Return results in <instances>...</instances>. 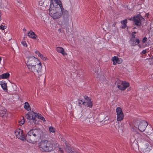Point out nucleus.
<instances>
[{"label":"nucleus","mask_w":153,"mask_h":153,"mask_svg":"<svg viewBox=\"0 0 153 153\" xmlns=\"http://www.w3.org/2000/svg\"><path fill=\"white\" fill-rule=\"evenodd\" d=\"M22 119H21V120L19 122V124L20 126L24 124L25 122L24 117H22Z\"/></svg>","instance_id":"29"},{"label":"nucleus","mask_w":153,"mask_h":153,"mask_svg":"<svg viewBox=\"0 0 153 153\" xmlns=\"http://www.w3.org/2000/svg\"><path fill=\"white\" fill-rule=\"evenodd\" d=\"M93 118L92 117L91 118L86 117L85 122H84V124L85 125L89 124L93 122Z\"/></svg>","instance_id":"18"},{"label":"nucleus","mask_w":153,"mask_h":153,"mask_svg":"<svg viewBox=\"0 0 153 153\" xmlns=\"http://www.w3.org/2000/svg\"><path fill=\"white\" fill-rule=\"evenodd\" d=\"M49 130L51 132L54 133L55 131V129L52 126L49 127Z\"/></svg>","instance_id":"30"},{"label":"nucleus","mask_w":153,"mask_h":153,"mask_svg":"<svg viewBox=\"0 0 153 153\" xmlns=\"http://www.w3.org/2000/svg\"><path fill=\"white\" fill-rule=\"evenodd\" d=\"M1 58L0 57V64L1 63Z\"/></svg>","instance_id":"44"},{"label":"nucleus","mask_w":153,"mask_h":153,"mask_svg":"<svg viewBox=\"0 0 153 153\" xmlns=\"http://www.w3.org/2000/svg\"><path fill=\"white\" fill-rule=\"evenodd\" d=\"M26 117L30 120H32L33 123L35 124L38 123L37 119H39L43 121H45L44 117L42 116L41 115L38 113H35L33 111L29 112L25 116Z\"/></svg>","instance_id":"3"},{"label":"nucleus","mask_w":153,"mask_h":153,"mask_svg":"<svg viewBox=\"0 0 153 153\" xmlns=\"http://www.w3.org/2000/svg\"><path fill=\"white\" fill-rule=\"evenodd\" d=\"M8 112H7L6 109L3 107H0V116L1 117H6L8 116Z\"/></svg>","instance_id":"14"},{"label":"nucleus","mask_w":153,"mask_h":153,"mask_svg":"<svg viewBox=\"0 0 153 153\" xmlns=\"http://www.w3.org/2000/svg\"><path fill=\"white\" fill-rule=\"evenodd\" d=\"M86 105L88 107L90 108H91L93 106L92 102L91 101V100H89L88 101L85 102Z\"/></svg>","instance_id":"25"},{"label":"nucleus","mask_w":153,"mask_h":153,"mask_svg":"<svg viewBox=\"0 0 153 153\" xmlns=\"http://www.w3.org/2000/svg\"><path fill=\"white\" fill-rule=\"evenodd\" d=\"M56 143L53 141L43 140L40 143L39 148L42 152H48L54 149L56 146Z\"/></svg>","instance_id":"2"},{"label":"nucleus","mask_w":153,"mask_h":153,"mask_svg":"<svg viewBox=\"0 0 153 153\" xmlns=\"http://www.w3.org/2000/svg\"><path fill=\"white\" fill-rule=\"evenodd\" d=\"M147 40V38L146 37H145L143 38V43H145Z\"/></svg>","instance_id":"38"},{"label":"nucleus","mask_w":153,"mask_h":153,"mask_svg":"<svg viewBox=\"0 0 153 153\" xmlns=\"http://www.w3.org/2000/svg\"><path fill=\"white\" fill-rule=\"evenodd\" d=\"M59 151L60 153H64V151L61 148H59Z\"/></svg>","instance_id":"39"},{"label":"nucleus","mask_w":153,"mask_h":153,"mask_svg":"<svg viewBox=\"0 0 153 153\" xmlns=\"http://www.w3.org/2000/svg\"><path fill=\"white\" fill-rule=\"evenodd\" d=\"M25 30V28L23 29V30Z\"/></svg>","instance_id":"45"},{"label":"nucleus","mask_w":153,"mask_h":153,"mask_svg":"<svg viewBox=\"0 0 153 153\" xmlns=\"http://www.w3.org/2000/svg\"><path fill=\"white\" fill-rule=\"evenodd\" d=\"M86 117H85L84 116L82 115L79 118L80 122L84 124V122H85Z\"/></svg>","instance_id":"27"},{"label":"nucleus","mask_w":153,"mask_h":153,"mask_svg":"<svg viewBox=\"0 0 153 153\" xmlns=\"http://www.w3.org/2000/svg\"><path fill=\"white\" fill-rule=\"evenodd\" d=\"M41 133L42 131L39 129H33L30 130V134H31L32 133V134H33L37 139L40 137Z\"/></svg>","instance_id":"12"},{"label":"nucleus","mask_w":153,"mask_h":153,"mask_svg":"<svg viewBox=\"0 0 153 153\" xmlns=\"http://www.w3.org/2000/svg\"><path fill=\"white\" fill-rule=\"evenodd\" d=\"M28 35L29 37L33 39H35L37 37L36 35L32 30L28 33Z\"/></svg>","instance_id":"17"},{"label":"nucleus","mask_w":153,"mask_h":153,"mask_svg":"<svg viewBox=\"0 0 153 153\" xmlns=\"http://www.w3.org/2000/svg\"><path fill=\"white\" fill-rule=\"evenodd\" d=\"M78 103L79 104L81 105H85L86 102L84 100H78Z\"/></svg>","instance_id":"28"},{"label":"nucleus","mask_w":153,"mask_h":153,"mask_svg":"<svg viewBox=\"0 0 153 153\" xmlns=\"http://www.w3.org/2000/svg\"><path fill=\"white\" fill-rule=\"evenodd\" d=\"M114 56L112 58V61H113V64L114 65H116L117 63H116V61H115L114 60Z\"/></svg>","instance_id":"35"},{"label":"nucleus","mask_w":153,"mask_h":153,"mask_svg":"<svg viewBox=\"0 0 153 153\" xmlns=\"http://www.w3.org/2000/svg\"><path fill=\"white\" fill-rule=\"evenodd\" d=\"M143 18V17L140 14L134 16L133 19L134 25L137 26H140L141 25V21Z\"/></svg>","instance_id":"10"},{"label":"nucleus","mask_w":153,"mask_h":153,"mask_svg":"<svg viewBox=\"0 0 153 153\" xmlns=\"http://www.w3.org/2000/svg\"><path fill=\"white\" fill-rule=\"evenodd\" d=\"M15 134L18 139L23 141H25V134L22 129L20 128L17 129L15 131Z\"/></svg>","instance_id":"8"},{"label":"nucleus","mask_w":153,"mask_h":153,"mask_svg":"<svg viewBox=\"0 0 153 153\" xmlns=\"http://www.w3.org/2000/svg\"><path fill=\"white\" fill-rule=\"evenodd\" d=\"M123 25L122 26V28H125L126 27V24H123Z\"/></svg>","instance_id":"42"},{"label":"nucleus","mask_w":153,"mask_h":153,"mask_svg":"<svg viewBox=\"0 0 153 153\" xmlns=\"http://www.w3.org/2000/svg\"><path fill=\"white\" fill-rule=\"evenodd\" d=\"M30 131L27 133L25 137V141L26 140L28 142L33 143L36 142L37 139L33 134H29Z\"/></svg>","instance_id":"9"},{"label":"nucleus","mask_w":153,"mask_h":153,"mask_svg":"<svg viewBox=\"0 0 153 153\" xmlns=\"http://www.w3.org/2000/svg\"><path fill=\"white\" fill-rule=\"evenodd\" d=\"M21 43L24 46L26 47H27V44L25 41L23 40L22 42Z\"/></svg>","instance_id":"31"},{"label":"nucleus","mask_w":153,"mask_h":153,"mask_svg":"<svg viewBox=\"0 0 153 153\" xmlns=\"http://www.w3.org/2000/svg\"><path fill=\"white\" fill-rule=\"evenodd\" d=\"M61 140H63V141L64 143H65V144L66 145L67 147L66 149V150L68 153H80L79 152L76 151H72L71 150V147L67 144L66 143L67 142L63 138H62Z\"/></svg>","instance_id":"13"},{"label":"nucleus","mask_w":153,"mask_h":153,"mask_svg":"<svg viewBox=\"0 0 153 153\" xmlns=\"http://www.w3.org/2000/svg\"><path fill=\"white\" fill-rule=\"evenodd\" d=\"M33 66H34L33 69H28V70L33 73L36 77H39L42 74L41 63L40 62Z\"/></svg>","instance_id":"5"},{"label":"nucleus","mask_w":153,"mask_h":153,"mask_svg":"<svg viewBox=\"0 0 153 153\" xmlns=\"http://www.w3.org/2000/svg\"><path fill=\"white\" fill-rule=\"evenodd\" d=\"M10 74L9 73H4L1 75V77L3 79H7L10 77Z\"/></svg>","instance_id":"23"},{"label":"nucleus","mask_w":153,"mask_h":153,"mask_svg":"<svg viewBox=\"0 0 153 153\" xmlns=\"http://www.w3.org/2000/svg\"><path fill=\"white\" fill-rule=\"evenodd\" d=\"M24 108L25 110L27 111H30L31 110L29 104L27 102H25Z\"/></svg>","instance_id":"21"},{"label":"nucleus","mask_w":153,"mask_h":153,"mask_svg":"<svg viewBox=\"0 0 153 153\" xmlns=\"http://www.w3.org/2000/svg\"><path fill=\"white\" fill-rule=\"evenodd\" d=\"M118 88L121 91L125 90L127 88L129 87V83L126 81H123L117 79L115 82Z\"/></svg>","instance_id":"6"},{"label":"nucleus","mask_w":153,"mask_h":153,"mask_svg":"<svg viewBox=\"0 0 153 153\" xmlns=\"http://www.w3.org/2000/svg\"><path fill=\"white\" fill-rule=\"evenodd\" d=\"M84 98L87 101H88L89 100H91L89 97H88V96L86 95L84 96Z\"/></svg>","instance_id":"34"},{"label":"nucleus","mask_w":153,"mask_h":153,"mask_svg":"<svg viewBox=\"0 0 153 153\" xmlns=\"http://www.w3.org/2000/svg\"><path fill=\"white\" fill-rule=\"evenodd\" d=\"M114 60L116 61V63L118 64H121L123 62V59L120 58H119L116 56H114Z\"/></svg>","instance_id":"22"},{"label":"nucleus","mask_w":153,"mask_h":153,"mask_svg":"<svg viewBox=\"0 0 153 153\" xmlns=\"http://www.w3.org/2000/svg\"><path fill=\"white\" fill-rule=\"evenodd\" d=\"M147 53V51H146V50H143L142 51V53L143 54H146Z\"/></svg>","instance_id":"40"},{"label":"nucleus","mask_w":153,"mask_h":153,"mask_svg":"<svg viewBox=\"0 0 153 153\" xmlns=\"http://www.w3.org/2000/svg\"><path fill=\"white\" fill-rule=\"evenodd\" d=\"M134 38L132 37L130 40V43L132 46H135L136 45V44H135Z\"/></svg>","instance_id":"26"},{"label":"nucleus","mask_w":153,"mask_h":153,"mask_svg":"<svg viewBox=\"0 0 153 153\" xmlns=\"http://www.w3.org/2000/svg\"><path fill=\"white\" fill-rule=\"evenodd\" d=\"M66 22L68 23L69 22V19L68 18L66 19Z\"/></svg>","instance_id":"43"},{"label":"nucleus","mask_w":153,"mask_h":153,"mask_svg":"<svg viewBox=\"0 0 153 153\" xmlns=\"http://www.w3.org/2000/svg\"><path fill=\"white\" fill-rule=\"evenodd\" d=\"M121 23L122 24H126L127 23V19L123 20L122 21H121Z\"/></svg>","instance_id":"32"},{"label":"nucleus","mask_w":153,"mask_h":153,"mask_svg":"<svg viewBox=\"0 0 153 153\" xmlns=\"http://www.w3.org/2000/svg\"><path fill=\"white\" fill-rule=\"evenodd\" d=\"M147 143L146 146H147V147L146 149H143V151L144 153H149L150 151L151 150L152 147L149 144H147Z\"/></svg>","instance_id":"19"},{"label":"nucleus","mask_w":153,"mask_h":153,"mask_svg":"<svg viewBox=\"0 0 153 153\" xmlns=\"http://www.w3.org/2000/svg\"><path fill=\"white\" fill-rule=\"evenodd\" d=\"M135 44H136V45H138L140 43V40L138 39H136L135 40Z\"/></svg>","instance_id":"37"},{"label":"nucleus","mask_w":153,"mask_h":153,"mask_svg":"<svg viewBox=\"0 0 153 153\" xmlns=\"http://www.w3.org/2000/svg\"><path fill=\"white\" fill-rule=\"evenodd\" d=\"M44 1L43 0H40L39 2V4L40 5H42L44 3Z\"/></svg>","instance_id":"33"},{"label":"nucleus","mask_w":153,"mask_h":153,"mask_svg":"<svg viewBox=\"0 0 153 153\" xmlns=\"http://www.w3.org/2000/svg\"><path fill=\"white\" fill-rule=\"evenodd\" d=\"M136 33V32H133L132 33V36L133 37V38H135V36L134 35V34H135Z\"/></svg>","instance_id":"41"},{"label":"nucleus","mask_w":153,"mask_h":153,"mask_svg":"<svg viewBox=\"0 0 153 153\" xmlns=\"http://www.w3.org/2000/svg\"><path fill=\"white\" fill-rule=\"evenodd\" d=\"M26 65L28 69H33L34 66L33 65H36L40 62V61L37 58L33 56H30L26 58Z\"/></svg>","instance_id":"4"},{"label":"nucleus","mask_w":153,"mask_h":153,"mask_svg":"<svg viewBox=\"0 0 153 153\" xmlns=\"http://www.w3.org/2000/svg\"><path fill=\"white\" fill-rule=\"evenodd\" d=\"M35 53L37 54L39 57L42 58L43 60H46V58L43 56L39 51H35Z\"/></svg>","instance_id":"24"},{"label":"nucleus","mask_w":153,"mask_h":153,"mask_svg":"<svg viewBox=\"0 0 153 153\" xmlns=\"http://www.w3.org/2000/svg\"><path fill=\"white\" fill-rule=\"evenodd\" d=\"M64 9L62 4H56V5L50 4L49 8L50 15L53 19L60 18L63 14Z\"/></svg>","instance_id":"1"},{"label":"nucleus","mask_w":153,"mask_h":153,"mask_svg":"<svg viewBox=\"0 0 153 153\" xmlns=\"http://www.w3.org/2000/svg\"><path fill=\"white\" fill-rule=\"evenodd\" d=\"M6 26L1 25L0 26V29L2 30H4L6 28Z\"/></svg>","instance_id":"36"},{"label":"nucleus","mask_w":153,"mask_h":153,"mask_svg":"<svg viewBox=\"0 0 153 153\" xmlns=\"http://www.w3.org/2000/svg\"><path fill=\"white\" fill-rule=\"evenodd\" d=\"M56 50L57 52L61 53L64 56L67 55V53L64 52V49L62 47H57L56 48Z\"/></svg>","instance_id":"15"},{"label":"nucleus","mask_w":153,"mask_h":153,"mask_svg":"<svg viewBox=\"0 0 153 153\" xmlns=\"http://www.w3.org/2000/svg\"><path fill=\"white\" fill-rule=\"evenodd\" d=\"M116 112L117 115V121H121L124 118V114L122 109L120 107H117L116 109Z\"/></svg>","instance_id":"11"},{"label":"nucleus","mask_w":153,"mask_h":153,"mask_svg":"<svg viewBox=\"0 0 153 153\" xmlns=\"http://www.w3.org/2000/svg\"><path fill=\"white\" fill-rule=\"evenodd\" d=\"M62 4L60 0H51V4H53L54 5H56V4Z\"/></svg>","instance_id":"20"},{"label":"nucleus","mask_w":153,"mask_h":153,"mask_svg":"<svg viewBox=\"0 0 153 153\" xmlns=\"http://www.w3.org/2000/svg\"><path fill=\"white\" fill-rule=\"evenodd\" d=\"M0 85L3 89L6 92L7 91V84L4 81H2L0 82Z\"/></svg>","instance_id":"16"},{"label":"nucleus","mask_w":153,"mask_h":153,"mask_svg":"<svg viewBox=\"0 0 153 153\" xmlns=\"http://www.w3.org/2000/svg\"><path fill=\"white\" fill-rule=\"evenodd\" d=\"M147 125V122L144 121H142L139 123L138 122H136L134 124L135 127L138 128V130L141 131H144Z\"/></svg>","instance_id":"7"}]
</instances>
